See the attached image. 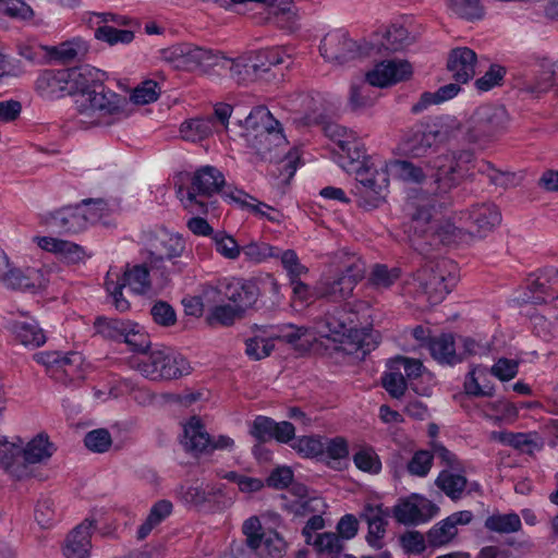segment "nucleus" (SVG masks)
<instances>
[{
  "label": "nucleus",
  "instance_id": "obj_1",
  "mask_svg": "<svg viewBox=\"0 0 558 558\" xmlns=\"http://www.w3.org/2000/svg\"><path fill=\"white\" fill-rule=\"evenodd\" d=\"M69 95L75 100L77 125L88 129L109 126L130 116L129 100L107 88L98 78L99 72L88 65L65 69Z\"/></svg>",
  "mask_w": 558,
  "mask_h": 558
},
{
  "label": "nucleus",
  "instance_id": "obj_17",
  "mask_svg": "<svg viewBox=\"0 0 558 558\" xmlns=\"http://www.w3.org/2000/svg\"><path fill=\"white\" fill-rule=\"evenodd\" d=\"M162 59L175 69L194 70L217 64L213 51L191 44H180L161 51Z\"/></svg>",
  "mask_w": 558,
  "mask_h": 558
},
{
  "label": "nucleus",
  "instance_id": "obj_14",
  "mask_svg": "<svg viewBox=\"0 0 558 558\" xmlns=\"http://www.w3.org/2000/svg\"><path fill=\"white\" fill-rule=\"evenodd\" d=\"M507 110L498 105H482L471 116L466 136L470 142L489 141L501 134L508 126Z\"/></svg>",
  "mask_w": 558,
  "mask_h": 558
},
{
  "label": "nucleus",
  "instance_id": "obj_15",
  "mask_svg": "<svg viewBox=\"0 0 558 558\" xmlns=\"http://www.w3.org/2000/svg\"><path fill=\"white\" fill-rule=\"evenodd\" d=\"M34 360L44 365L51 377L65 385L84 379L86 374L84 357L78 352H38Z\"/></svg>",
  "mask_w": 558,
  "mask_h": 558
},
{
  "label": "nucleus",
  "instance_id": "obj_34",
  "mask_svg": "<svg viewBox=\"0 0 558 558\" xmlns=\"http://www.w3.org/2000/svg\"><path fill=\"white\" fill-rule=\"evenodd\" d=\"M488 374V369L485 366H472L463 384L465 393L473 397H492L495 392V387L486 380Z\"/></svg>",
  "mask_w": 558,
  "mask_h": 558
},
{
  "label": "nucleus",
  "instance_id": "obj_51",
  "mask_svg": "<svg viewBox=\"0 0 558 558\" xmlns=\"http://www.w3.org/2000/svg\"><path fill=\"white\" fill-rule=\"evenodd\" d=\"M241 253L248 262L259 264L279 256V248L265 242H251L241 247Z\"/></svg>",
  "mask_w": 558,
  "mask_h": 558
},
{
  "label": "nucleus",
  "instance_id": "obj_32",
  "mask_svg": "<svg viewBox=\"0 0 558 558\" xmlns=\"http://www.w3.org/2000/svg\"><path fill=\"white\" fill-rule=\"evenodd\" d=\"M356 283L348 277L338 275L335 278H325L317 282L316 292L320 298L332 301H342L352 295Z\"/></svg>",
  "mask_w": 558,
  "mask_h": 558
},
{
  "label": "nucleus",
  "instance_id": "obj_31",
  "mask_svg": "<svg viewBox=\"0 0 558 558\" xmlns=\"http://www.w3.org/2000/svg\"><path fill=\"white\" fill-rule=\"evenodd\" d=\"M430 355L441 364L454 365L461 362L457 344L451 333H442L427 341Z\"/></svg>",
  "mask_w": 558,
  "mask_h": 558
},
{
  "label": "nucleus",
  "instance_id": "obj_49",
  "mask_svg": "<svg viewBox=\"0 0 558 558\" xmlns=\"http://www.w3.org/2000/svg\"><path fill=\"white\" fill-rule=\"evenodd\" d=\"M400 277L398 268H388L386 265L376 264L369 275L368 283L376 290L389 289Z\"/></svg>",
  "mask_w": 558,
  "mask_h": 558
},
{
  "label": "nucleus",
  "instance_id": "obj_53",
  "mask_svg": "<svg viewBox=\"0 0 558 558\" xmlns=\"http://www.w3.org/2000/svg\"><path fill=\"white\" fill-rule=\"evenodd\" d=\"M160 92L156 81L145 80L133 89L130 100L135 105H148L158 99Z\"/></svg>",
  "mask_w": 558,
  "mask_h": 558
},
{
  "label": "nucleus",
  "instance_id": "obj_13",
  "mask_svg": "<svg viewBox=\"0 0 558 558\" xmlns=\"http://www.w3.org/2000/svg\"><path fill=\"white\" fill-rule=\"evenodd\" d=\"M97 40L116 46L129 45L134 40V28L138 25L125 15L112 12L93 13L88 20Z\"/></svg>",
  "mask_w": 558,
  "mask_h": 558
},
{
  "label": "nucleus",
  "instance_id": "obj_56",
  "mask_svg": "<svg viewBox=\"0 0 558 558\" xmlns=\"http://www.w3.org/2000/svg\"><path fill=\"white\" fill-rule=\"evenodd\" d=\"M250 65L251 61L248 56H246L234 60L225 59V64L222 66L227 68L231 77L241 84L255 81Z\"/></svg>",
  "mask_w": 558,
  "mask_h": 558
},
{
  "label": "nucleus",
  "instance_id": "obj_63",
  "mask_svg": "<svg viewBox=\"0 0 558 558\" xmlns=\"http://www.w3.org/2000/svg\"><path fill=\"white\" fill-rule=\"evenodd\" d=\"M84 444L90 451L102 453L111 447L112 438L108 429L97 428L85 435Z\"/></svg>",
  "mask_w": 558,
  "mask_h": 558
},
{
  "label": "nucleus",
  "instance_id": "obj_7",
  "mask_svg": "<svg viewBox=\"0 0 558 558\" xmlns=\"http://www.w3.org/2000/svg\"><path fill=\"white\" fill-rule=\"evenodd\" d=\"M239 125L243 128L240 135L247 146L264 158L271 157L272 150L287 145L279 121L264 106L252 109L243 123L239 121Z\"/></svg>",
  "mask_w": 558,
  "mask_h": 558
},
{
  "label": "nucleus",
  "instance_id": "obj_27",
  "mask_svg": "<svg viewBox=\"0 0 558 558\" xmlns=\"http://www.w3.org/2000/svg\"><path fill=\"white\" fill-rule=\"evenodd\" d=\"M476 54L466 47L453 49L448 59V70L458 83H466L475 74Z\"/></svg>",
  "mask_w": 558,
  "mask_h": 558
},
{
  "label": "nucleus",
  "instance_id": "obj_62",
  "mask_svg": "<svg viewBox=\"0 0 558 558\" xmlns=\"http://www.w3.org/2000/svg\"><path fill=\"white\" fill-rule=\"evenodd\" d=\"M243 534L246 536V544L253 550L262 547L266 533L263 532V526L257 517H251L244 521L242 525Z\"/></svg>",
  "mask_w": 558,
  "mask_h": 558
},
{
  "label": "nucleus",
  "instance_id": "obj_20",
  "mask_svg": "<svg viewBox=\"0 0 558 558\" xmlns=\"http://www.w3.org/2000/svg\"><path fill=\"white\" fill-rule=\"evenodd\" d=\"M439 508L429 499L413 494L393 507L395 519L404 525H417L429 521Z\"/></svg>",
  "mask_w": 558,
  "mask_h": 558
},
{
  "label": "nucleus",
  "instance_id": "obj_8",
  "mask_svg": "<svg viewBox=\"0 0 558 558\" xmlns=\"http://www.w3.org/2000/svg\"><path fill=\"white\" fill-rule=\"evenodd\" d=\"M223 184L225 177L217 168L204 166L193 173L187 187L180 186L178 189L177 195L183 207L191 214H206L209 203L204 198L219 193Z\"/></svg>",
  "mask_w": 558,
  "mask_h": 558
},
{
  "label": "nucleus",
  "instance_id": "obj_41",
  "mask_svg": "<svg viewBox=\"0 0 558 558\" xmlns=\"http://www.w3.org/2000/svg\"><path fill=\"white\" fill-rule=\"evenodd\" d=\"M172 511V504L168 500L157 501L150 509L145 522L137 530L138 539H144L162 522Z\"/></svg>",
  "mask_w": 558,
  "mask_h": 558
},
{
  "label": "nucleus",
  "instance_id": "obj_19",
  "mask_svg": "<svg viewBox=\"0 0 558 558\" xmlns=\"http://www.w3.org/2000/svg\"><path fill=\"white\" fill-rule=\"evenodd\" d=\"M147 251L149 265L159 268L165 260L180 257L185 251V242L180 235L161 230L149 234Z\"/></svg>",
  "mask_w": 558,
  "mask_h": 558
},
{
  "label": "nucleus",
  "instance_id": "obj_10",
  "mask_svg": "<svg viewBox=\"0 0 558 558\" xmlns=\"http://www.w3.org/2000/svg\"><path fill=\"white\" fill-rule=\"evenodd\" d=\"M415 281L427 301L438 304L458 282L457 265L445 258L429 262L417 271Z\"/></svg>",
  "mask_w": 558,
  "mask_h": 558
},
{
  "label": "nucleus",
  "instance_id": "obj_11",
  "mask_svg": "<svg viewBox=\"0 0 558 558\" xmlns=\"http://www.w3.org/2000/svg\"><path fill=\"white\" fill-rule=\"evenodd\" d=\"M136 368L150 380H171L190 374L191 366L184 356L168 348L144 354L136 362Z\"/></svg>",
  "mask_w": 558,
  "mask_h": 558
},
{
  "label": "nucleus",
  "instance_id": "obj_25",
  "mask_svg": "<svg viewBox=\"0 0 558 558\" xmlns=\"http://www.w3.org/2000/svg\"><path fill=\"white\" fill-rule=\"evenodd\" d=\"M8 330L24 347L38 348L46 342V335L38 323L29 317L12 319Z\"/></svg>",
  "mask_w": 558,
  "mask_h": 558
},
{
  "label": "nucleus",
  "instance_id": "obj_35",
  "mask_svg": "<svg viewBox=\"0 0 558 558\" xmlns=\"http://www.w3.org/2000/svg\"><path fill=\"white\" fill-rule=\"evenodd\" d=\"M88 51L87 43L81 37H74L58 46H49V61L72 62Z\"/></svg>",
  "mask_w": 558,
  "mask_h": 558
},
{
  "label": "nucleus",
  "instance_id": "obj_60",
  "mask_svg": "<svg viewBox=\"0 0 558 558\" xmlns=\"http://www.w3.org/2000/svg\"><path fill=\"white\" fill-rule=\"evenodd\" d=\"M0 15L16 20H32L34 11L23 0H0Z\"/></svg>",
  "mask_w": 558,
  "mask_h": 558
},
{
  "label": "nucleus",
  "instance_id": "obj_22",
  "mask_svg": "<svg viewBox=\"0 0 558 558\" xmlns=\"http://www.w3.org/2000/svg\"><path fill=\"white\" fill-rule=\"evenodd\" d=\"M97 524L94 519L86 518L65 536L62 554L65 558H90L92 534Z\"/></svg>",
  "mask_w": 558,
  "mask_h": 558
},
{
  "label": "nucleus",
  "instance_id": "obj_37",
  "mask_svg": "<svg viewBox=\"0 0 558 558\" xmlns=\"http://www.w3.org/2000/svg\"><path fill=\"white\" fill-rule=\"evenodd\" d=\"M216 130L213 117L194 118L184 121L180 126L181 137L189 142H201L209 137Z\"/></svg>",
  "mask_w": 558,
  "mask_h": 558
},
{
  "label": "nucleus",
  "instance_id": "obj_44",
  "mask_svg": "<svg viewBox=\"0 0 558 558\" xmlns=\"http://www.w3.org/2000/svg\"><path fill=\"white\" fill-rule=\"evenodd\" d=\"M458 534V527L446 518L436 523L427 532V542L432 547H441L449 544Z\"/></svg>",
  "mask_w": 558,
  "mask_h": 558
},
{
  "label": "nucleus",
  "instance_id": "obj_61",
  "mask_svg": "<svg viewBox=\"0 0 558 558\" xmlns=\"http://www.w3.org/2000/svg\"><path fill=\"white\" fill-rule=\"evenodd\" d=\"M48 47L36 40H27L19 45V54L29 62L45 63L49 61Z\"/></svg>",
  "mask_w": 558,
  "mask_h": 558
},
{
  "label": "nucleus",
  "instance_id": "obj_43",
  "mask_svg": "<svg viewBox=\"0 0 558 558\" xmlns=\"http://www.w3.org/2000/svg\"><path fill=\"white\" fill-rule=\"evenodd\" d=\"M437 145L447 142L457 129V121L450 117L435 118L423 124Z\"/></svg>",
  "mask_w": 558,
  "mask_h": 558
},
{
  "label": "nucleus",
  "instance_id": "obj_47",
  "mask_svg": "<svg viewBox=\"0 0 558 558\" xmlns=\"http://www.w3.org/2000/svg\"><path fill=\"white\" fill-rule=\"evenodd\" d=\"M354 465L362 472L378 474L383 464L379 456L372 447H362L353 454Z\"/></svg>",
  "mask_w": 558,
  "mask_h": 558
},
{
  "label": "nucleus",
  "instance_id": "obj_28",
  "mask_svg": "<svg viewBox=\"0 0 558 558\" xmlns=\"http://www.w3.org/2000/svg\"><path fill=\"white\" fill-rule=\"evenodd\" d=\"M465 215L476 231L483 234L490 232L501 222V214L493 203L473 205Z\"/></svg>",
  "mask_w": 558,
  "mask_h": 558
},
{
  "label": "nucleus",
  "instance_id": "obj_26",
  "mask_svg": "<svg viewBox=\"0 0 558 558\" xmlns=\"http://www.w3.org/2000/svg\"><path fill=\"white\" fill-rule=\"evenodd\" d=\"M65 69L46 70L36 80V90L45 99H58L68 94Z\"/></svg>",
  "mask_w": 558,
  "mask_h": 558
},
{
  "label": "nucleus",
  "instance_id": "obj_48",
  "mask_svg": "<svg viewBox=\"0 0 558 558\" xmlns=\"http://www.w3.org/2000/svg\"><path fill=\"white\" fill-rule=\"evenodd\" d=\"M412 43L408 29L401 25L390 26L383 38L381 46L387 51H399Z\"/></svg>",
  "mask_w": 558,
  "mask_h": 558
},
{
  "label": "nucleus",
  "instance_id": "obj_54",
  "mask_svg": "<svg viewBox=\"0 0 558 558\" xmlns=\"http://www.w3.org/2000/svg\"><path fill=\"white\" fill-rule=\"evenodd\" d=\"M390 168L400 179L407 182L422 183L426 178L422 167L408 160H395L390 163Z\"/></svg>",
  "mask_w": 558,
  "mask_h": 558
},
{
  "label": "nucleus",
  "instance_id": "obj_6",
  "mask_svg": "<svg viewBox=\"0 0 558 558\" xmlns=\"http://www.w3.org/2000/svg\"><path fill=\"white\" fill-rule=\"evenodd\" d=\"M8 441L0 437V468L12 478L21 481L33 475V464L44 462L54 452V446L48 435L40 433L25 447L22 440Z\"/></svg>",
  "mask_w": 558,
  "mask_h": 558
},
{
  "label": "nucleus",
  "instance_id": "obj_38",
  "mask_svg": "<svg viewBox=\"0 0 558 558\" xmlns=\"http://www.w3.org/2000/svg\"><path fill=\"white\" fill-rule=\"evenodd\" d=\"M274 348L268 326L258 327L255 335L245 341V353L255 361L269 356Z\"/></svg>",
  "mask_w": 558,
  "mask_h": 558
},
{
  "label": "nucleus",
  "instance_id": "obj_12",
  "mask_svg": "<svg viewBox=\"0 0 558 558\" xmlns=\"http://www.w3.org/2000/svg\"><path fill=\"white\" fill-rule=\"evenodd\" d=\"M105 287L112 299L114 307L120 312L130 308V302L123 298L122 290L129 287L130 291L136 294H145L150 290L149 270L146 265L126 266L122 275L112 268L108 271Z\"/></svg>",
  "mask_w": 558,
  "mask_h": 558
},
{
  "label": "nucleus",
  "instance_id": "obj_30",
  "mask_svg": "<svg viewBox=\"0 0 558 558\" xmlns=\"http://www.w3.org/2000/svg\"><path fill=\"white\" fill-rule=\"evenodd\" d=\"M183 432L184 436L182 444L187 451L195 453L207 452L210 444V436L198 417L192 416L183 425Z\"/></svg>",
  "mask_w": 558,
  "mask_h": 558
},
{
  "label": "nucleus",
  "instance_id": "obj_59",
  "mask_svg": "<svg viewBox=\"0 0 558 558\" xmlns=\"http://www.w3.org/2000/svg\"><path fill=\"white\" fill-rule=\"evenodd\" d=\"M274 258L280 259L281 265L287 271L290 281L301 278V276L306 275L308 271L307 267L301 264L296 253L293 250H279V256H275Z\"/></svg>",
  "mask_w": 558,
  "mask_h": 558
},
{
  "label": "nucleus",
  "instance_id": "obj_29",
  "mask_svg": "<svg viewBox=\"0 0 558 558\" xmlns=\"http://www.w3.org/2000/svg\"><path fill=\"white\" fill-rule=\"evenodd\" d=\"M34 242L41 250L53 253L68 263H78L85 255L82 246L70 241L52 236H35Z\"/></svg>",
  "mask_w": 558,
  "mask_h": 558
},
{
  "label": "nucleus",
  "instance_id": "obj_23",
  "mask_svg": "<svg viewBox=\"0 0 558 558\" xmlns=\"http://www.w3.org/2000/svg\"><path fill=\"white\" fill-rule=\"evenodd\" d=\"M389 514V510L380 504H366L362 510L361 518L368 526L367 543L376 549L383 547Z\"/></svg>",
  "mask_w": 558,
  "mask_h": 558
},
{
  "label": "nucleus",
  "instance_id": "obj_4",
  "mask_svg": "<svg viewBox=\"0 0 558 558\" xmlns=\"http://www.w3.org/2000/svg\"><path fill=\"white\" fill-rule=\"evenodd\" d=\"M436 185V193L440 196L449 194L463 179L473 177V170L488 178L496 186L508 187L513 183L514 175L502 172L486 160H476L472 150L461 149L438 155L426 162Z\"/></svg>",
  "mask_w": 558,
  "mask_h": 558
},
{
  "label": "nucleus",
  "instance_id": "obj_39",
  "mask_svg": "<svg viewBox=\"0 0 558 558\" xmlns=\"http://www.w3.org/2000/svg\"><path fill=\"white\" fill-rule=\"evenodd\" d=\"M262 3L270 8L280 28L290 32L296 28L298 14L293 0H263Z\"/></svg>",
  "mask_w": 558,
  "mask_h": 558
},
{
  "label": "nucleus",
  "instance_id": "obj_24",
  "mask_svg": "<svg viewBox=\"0 0 558 558\" xmlns=\"http://www.w3.org/2000/svg\"><path fill=\"white\" fill-rule=\"evenodd\" d=\"M435 485L451 500H459L464 493H480L481 485L477 482H469L462 474L450 470L441 471L435 480Z\"/></svg>",
  "mask_w": 558,
  "mask_h": 558
},
{
  "label": "nucleus",
  "instance_id": "obj_5",
  "mask_svg": "<svg viewBox=\"0 0 558 558\" xmlns=\"http://www.w3.org/2000/svg\"><path fill=\"white\" fill-rule=\"evenodd\" d=\"M445 203L437 204L432 196L420 197L414 203L408 230L409 240L414 250L422 254L427 252V245L449 244L460 239V228L450 221L439 223L436 218L437 207L440 208Z\"/></svg>",
  "mask_w": 558,
  "mask_h": 558
},
{
  "label": "nucleus",
  "instance_id": "obj_21",
  "mask_svg": "<svg viewBox=\"0 0 558 558\" xmlns=\"http://www.w3.org/2000/svg\"><path fill=\"white\" fill-rule=\"evenodd\" d=\"M413 74V68L405 60L383 61L366 73V82L375 87H388L399 82L409 80Z\"/></svg>",
  "mask_w": 558,
  "mask_h": 558
},
{
  "label": "nucleus",
  "instance_id": "obj_57",
  "mask_svg": "<svg viewBox=\"0 0 558 558\" xmlns=\"http://www.w3.org/2000/svg\"><path fill=\"white\" fill-rule=\"evenodd\" d=\"M436 146L435 140L428 134L425 126L421 124L413 137L409 141V153L413 157H423L429 149Z\"/></svg>",
  "mask_w": 558,
  "mask_h": 558
},
{
  "label": "nucleus",
  "instance_id": "obj_64",
  "mask_svg": "<svg viewBox=\"0 0 558 558\" xmlns=\"http://www.w3.org/2000/svg\"><path fill=\"white\" fill-rule=\"evenodd\" d=\"M434 457L427 450L416 451L408 462L407 470L413 476L425 477L433 465Z\"/></svg>",
  "mask_w": 558,
  "mask_h": 558
},
{
  "label": "nucleus",
  "instance_id": "obj_45",
  "mask_svg": "<svg viewBox=\"0 0 558 558\" xmlns=\"http://www.w3.org/2000/svg\"><path fill=\"white\" fill-rule=\"evenodd\" d=\"M447 8L452 14L466 21L480 20L484 15L480 0H447Z\"/></svg>",
  "mask_w": 558,
  "mask_h": 558
},
{
  "label": "nucleus",
  "instance_id": "obj_46",
  "mask_svg": "<svg viewBox=\"0 0 558 558\" xmlns=\"http://www.w3.org/2000/svg\"><path fill=\"white\" fill-rule=\"evenodd\" d=\"M123 341L130 347L133 352L148 354L147 350L150 348V338L142 326L136 323H130Z\"/></svg>",
  "mask_w": 558,
  "mask_h": 558
},
{
  "label": "nucleus",
  "instance_id": "obj_52",
  "mask_svg": "<svg viewBox=\"0 0 558 558\" xmlns=\"http://www.w3.org/2000/svg\"><path fill=\"white\" fill-rule=\"evenodd\" d=\"M324 454L331 460L329 465L340 464V461L349 457V442L344 437L323 438Z\"/></svg>",
  "mask_w": 558,
  "mask_h": 558
},
{
  "label": "nucleus",
  "instance_id": "obj_9",
  "mask_svg": "<svg viewBox=\"0 0 558 558\" xmlns=\"http://www.w3.org/2000/svg\"><path fill=\"white\" fill-rule=\"evenodd\" d=\"M344 311H336L318 318L312 326L314 338L320 337L332 340L341 344V350L347 353H354L362 350L364 353L369 350L365 348V339L363 333L355 329L353 320L344 318Z\"/></svg>",
  "mask_w": 558,
  "mask_h": 558
},
{
  "label": "nucleus",
  "instance_id": "obj_16",
  "mask_svg": "<svg viewBox=\"0 0 558 558\" xmlns=\"http://www.w3.org/2000/svg\"><path fill=\"white\" fill-rule=\"evenodd\" d=\"M373 50V45L357 43L342 31L328 33L319 47L320 54L326 61L339 65L369 56Z\"/></svg>",
  "mask_w": 558,
  "mask_h": 558
},
{
  "label": "nucleus",
  "instance_id": "obj_58",
  "mask_svg": "<svg viewBox=\"0 0 558 558\" xmlns=\"http://www.w3.org/2000/svg\"><path fill=\"white\" fill-rule=\"evenodd\" d=\"M323 437L302 436L294 440L292 448L304 458L324 456Z\"/></svg>",
  "mask_w": 558,
  "mask_h": 558
},
{
  "label": "nucleus",
  "instance_id": "obj_18",
  "mask_svg": "<svg viewBox=\"0 0 558 558\" xmlns=\"http://www.w3.org/2000/svg\"><path fill=\"white\" fill-rule=\"evenodd\" d=\"M99 220L100 214L92 213L88 207L81 208L76 205L50 214L47 218V225L59 233H76L84 230L88 223H95Z\"/></svg>",
  "mask_w": 558,
  "mask_h": 558
},
{
  "label": "nucleus",
  "instance_id": "obj_40",
  "mask_svg": "<svg viewBox=\"0 0 558 558\" xmlns=\"http://www.w3.org/2000/svg\"><path fill=\"white\" fill-rule=\"evenodd\" d=\"M484 526L489 532L498 534H512L521 530L522 522L520 515L515 512H494L486 518Z\"/></svg>",
  "mask_w": 558,
  "mask_h": 558
},
{
  "label": "nucleus",
  "instance_id": "obj_33",
  "mask_svg": "<svg viewBox=\"0 0 558 558\" xmlns=\"http://www.w3.org/2000/svg\"><path fill=\"white\" fill-rule=\"evenodd\" d=\"M555 75L554 64L548 60H543L530 69L526 89L532 93L546 92L553 86Z\"/></svg>",
  "mask_w": 558,
  "mask_h": 558
},
{
  "label": "nucleus",
  "instance_id": "obj_36",
  "mask_svg": "<svg viewBox=\"0 0 558 558\" xmlns=\"http://www.w3.org/2000/svg\"><path fill=\"white\" fill-rule=\"evenodd\" d=\"M258 296V283L252 280L230 286L228 289V299L241 313L254 305Z\"/></svg>",
  "mask_w": 558,
  "mask_h": 558
},
{
  "label": "nucleus",
  "instance_id": "obj_42",
  "mask_svg": "<svg viewBox=\"0 0 558 558\" xmlns=\"http://www.w3.org/2000/svg\"><path fill=\"white\" fill-rule=\"evenodd\" d=\"M269 336L276 339L294 344L306 336H313L312 327L295 326L293 324H282L277 326H268Z\"/></svg>",
  "mask_w": 558,
  "mask_h": 558
},
{
  "label": "nucleus",
  "instance_id": "obj_55",
  "mask_svg": "<svg viewBox=\"0 0 558 558\" xmlns=\"http://www.w3.org/2000/svg\"><path fill=\"white\" fill-rule=\"evenodd\" d=\"M366 271L365 262L355 254L344 253L341 259L340 275L348 277L357 284L364 278Z\"/></svg>",
  "mask_w": 558,
  "mask_h": 558
},
{
  "label": "nucleus",
  "instance_id": "obj_3",
  "mask_svg": "<svg viewBox=\"0 0 558 558\" xmlns=\"http://www.w3.org/2000/svg\"><path fill=\"white\" fill-rule=\"evenodd\" d=\"M436 185V193L440 196L449 194L463 179L473 177V170L488 178L496 186L508 187L513 183L514 175L502 172L486 160H476L472 150L461 149L438 155L426 162Z\"/></svg>",
  "mask_w": 558,
  "mask_h": 558
},
{
  "label": "nucleus",
  "instance_id": "obj_50",
  "mask_svg": "<svg viewBox=\"0 0 558 558\" xmlns=\"http://www.w3.org/2000/svg\"><path fill=\"white\" fill-rule=\"evenodd\" d=\"M130 323L118 318L99 317L95 322V329L105 338L123 340Z\"/></svg>",
  "mask_w": 558,
  "mask_h": 558
},
{
  "label": "nucleus",
  "instance_id": "obj_2",
  "mask_svg": "<svg viewBox=\"0 0 558 558\" xmlns=\"http://www.w3.org/2000/svg\"><path fill=\"white\" fill-rule=\"evenodd\" d=\"M325 131L347 155L341 167L349 173H355L359 205L367 210L379 207L388 191V165L385 161L369 163L365 158L364 144L354 131L339 124H329Z\"/></svg>",
  "mask_w": 558,
  "mask_h": 558
}]
</instances>
